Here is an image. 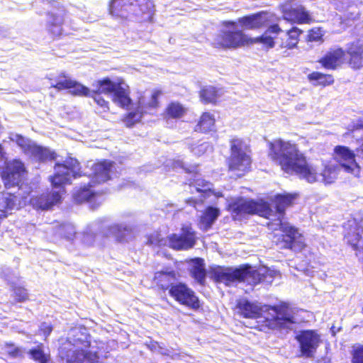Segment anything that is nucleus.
<instances>
[{
	"label": "nucleus",
	"instance_id": "obj_1",
	"mask_svg": "<svg viewBox=\"0 0 363 363\" xmlns=\"http://www.w3.org/2000/svg\"><path fill=\"white\" fill-rule=\"evenodd\" d=\"M233 311L241 318L257 320L251 328L259 332L288 330L296 323L293 309L285 301L276 305H259L247 298H239Z\"/></svg>",
	"mask_w": 363,
	"mask_h": 363
},
{
	"label": "nucleus",
	"instance_id": "obj_2",
	"mask_svg": "<svg viewBox=\"0 0 363 363\" xmlns=\"http://www.w3.org/2000/svg\"><path fill=\"white\" fill-rule=\"evenodd\" d=\"M267 147L269 158L284 173L295 174L309 183L317 180L315 169L308 162L306 157L296 143L277 138L269 142Z\"/></svg>",
	"mask_w": 363,
	"mask_h": 363
},
{
	"label": "nucleus",
	"instance_id": "obj_3",
	"mask_svg": "<svg viewBox=\"0 0 363 363\" xmlns=\"http://www.w3.org/2000/svg\"><path fill=\"white\" fill-rule=\"evenodd\" d=\"M317 62L326 70H336L344 64L352 70H359L363 67V40H353L347 44L346 49L340 46L332 47Z\"/></svg>",
	"mask_w": 363,
	"mask_h": 363
},
{
	"label": "nucleus",
	"instance_id": "obj_4",
	"mask_svg": "<svg viewBox=\"0 0 363 363\" xmlns=\"http://www.w3.org/2000/svg\"><path fill=\"white\" fill-rule=\"evenodd\" d=\"M226 211L234 221H241L253 215L269 219L273 215L269 202L263 199L256 200L242 196L230 201L226 206Z\"/></svg>",
	"mask_w": 363,
	"mask_h": 363
},
{
	"label": "nucleus",
	"instance_id": "obj_5",
	"mask_svg": "<svg viewBox=\"0 0 363 363\" xmlns=\"http://www.w3.org/2000/svg\"><path fill=\"white\" fill-rule=\"evenodd\" d=\"M252 164V150L244 139L233 137L229 140V155L225 160L228 172H234L239 177L251 171Z\"/></svg>",
	"mask_w": 363,
	"mask_h": 363
},
{
	"label": "nucleus",
	"instance_id": "obj_6",
	"mask_svg": "<svg viewBox=\"0 0 363 363\" xmlns=\"http://www.w3.org/2000/svg\"><path fill=\"white\" fill-rule=\"evenodd\" d=\"M54 173L49 177V182L53 188L62 189L72 184L73 179L84 175L81 164L77 159L67 156L63 161L57 162L54 165Z\"/></svg>",
	"mask_w": 363,
	"mask_h": 363
},
{
	"label": "nucleus",
	"instance_id": "obj_7",
	"mask_svg": "<svg viewBox=\"0 0 363 363\" xmlns=\"http://www.w3.org/2000/svg\"><path fill=\"white\" fill-rule=\"evenodd\" d=\"M279 222L280 233H274L272 238L274 245L281 250H289L295 253L305 250L307 245L304 235L300 233L298 228L288 223H282L281 218Z\"/></svg>",
	"mask_w": 363,
	"mask_h": 363
},
{
	"label": "nucleus",
	"instance_id": "obj_8",
	"mask_svg": "<svg viewBox=\"0 0 363 363\" xmlns=\"http://www.w3.org/2000/svg\"><path fill=\"white\" fill-rule=\"evenodd\" d=\"M299 351L303 357L312 358L322 343L320 334L315 330H303L296 335Z\"/></svg>",
	"mask_w": 363,
	"mask_h": 363
},
{
	"label": "nucleus",
	"instance_id": "obj_9",
	"mask_svg": "<svg viewBox=\"0 0 363 363\" xmlns=\"http://www.w3.org/2000/svg\"><path fill=\"white\" fill-rule=\"evenodd\" d=\"M51 4L54 8L57 9V13L52 11L47 13L46 30L52 40H57L67 34L63 28L67 11L62 5L55 1Z\"/></svg>",
	"mask_w": 363,
	"mask_h": 363
},
{
	"label": "nucleus",
	"instance_id": "obj_10",
	"mask_svg": "<svg viewBox=\"0 0 363 363\" xmlns=\"http://www.w3.org/2000/svg\"><path fill=\"white\" fill-rule=\"evenodd\" d=\"M24 163L19 159H13L5 163L1 172V177L7 189L18 186L26 174Z\"/></svg>",
	"mask_w": 363,
	"mask_h": 363
},
{
	"label": "nucleus",
	"instance_id": "obj_11",
	"mask_svg": "<svg viewBox=\"0 0 363 363\" xmlns=\"http://www.w3.org/2000/svg\"><path fill=\"white\" fill-rule=\"evenodd\" d=\"M169 294L181 305L197 311L201 308L200 301L195 292L185 283L177 282L169 289Z\"/></svg>",
	"mask_w": 363,
	"mask_h": 363
},
{
	"label": "nucleus",
	"instance_id": "obj_12",
	"mask_svg": "<svg viewBox=\"0 0 363 363\" xmlns=\"http://www.w3.org/2000/svg\"><path fill=\"white\" fill-rule=\"evenodd\" d=\"M167 239L169 247L174 250H188L197 242L196 233L190 224L183 225L179 234L172 233Z\"/></svg>",
	"mask_w": 363,
	"mask_h": 363
},
{
	"label": "nucleus",
	"instance_id": "obj_13",
	"mask_svg": "<svg viewBox=\"0 0 363 363\" xmlns=\"http://www.w3.org/2000/svg\"><path fill=\"white\" fill-rule=\"evenodd\" d=\"M248 37L242 30H223L214 43L216 48L230 49L249 45Z\"/></svg>",
	"mask_w": 363,
	"mask_h": 363
},
{
	"label": "nucleus",
	"instance_id": "obj_14",
	"mask_svg": "<svg viewBox=\"0 0 363 363\" xmlns=\"http://www.w3.org/2000/svg\"><path fill=\"white\" fill-rule=\"evenodd\" d=\"M50 86L57 91L69 90L70 94L74 96H80L84 91L85 85L73 79L65 72H60L55 77L49 78Z\"/></svg>",
	"mask_w": 363,
	"mask_h": 363
},
{
	"label": "nucleus",
	"instance_id": "obj_15",
	"mask_svg": "<svg viewBox=\"0 0 363 363\" xmlns=\"http://www.w3.org/2000/svg\"><path fill=\"white\" fill-rule=\"evenodd\" d=\"M209 277L216 283H223L225 286H230L238 279L242 278V272L238 267L231 268L222 266H214L209 269Z\"/></svg>",
	"mask_w": 363,
	"mask_h": 363
},
{
	"label": "nucleus",
	"instance_id": "obj_16",
	"mask_svg": "<svg viewBox=\"0 0 363 363\" xmlns=\"http://www.w3.org/2000/svg\"><path fill=\"white\" fill-rule=\"evenodd\" d=\"M91 169L94 182L104 184L112 179L116 172L115 162L107 159L96 160Z\"/></svg>",
	"mask_w": 363,
	"mask_h": 363
},
{
	"label": "nucleus",
	"instance_id": "obj_17",
	"mask_svg": "<svg viewBox=\"0 0 363 363\" xmlns=\"http://www.w3.org/2000/svg\"><path fill=\"white\" fill-rule=\"evenodd\" d=\"M155 5L152 0H132L131 16L140 23H151L153 20Z\"/></svg>",
	"mask_w": 363,
	"mask_h": 363
},
{
	"label": "nucleus",
	"instance_id": "obj_18",
	"mask_svg": "<svg viewBox=\"0 0 363 363\" xmlns=\"http://www.w3.org/2000/svg\"><path fill=\"white\" fill-rule=\"evenodd\" d=\"M355 157L354 152L348 147L337 145L334 148V159L348 173L353 172L354 168L358 167Z\"/></svg>",
	"mask_w": 363,
	"mask_h": 363
},
{
	"label": "nucleus",
	"instance_id": "obj_19",
	"mask_svg": "<svg viewBox=\"0 0 363 363\" xmlns=\"http://www.w3.org/2000/svg\"><path fill=\"white\" fill-rule=\"evenodd\" d=\"M177 274L174 270L165 271L160 270L155 272L152 278V283L155 289L161 294L169 292V289L174 286V282L178 279Z\"/></svg>",
	"mask_w": 363,
	"mask_h": 363
},
{
	"label": "nucleus",
	"instance_id": "obj_20",
	"mask_svg": "<svg viewBox=\"0 0 363 363\" xmlns=\"http://www.w3.org/2000/svg\"><path fill=\"white\" fill-rule=\"evenodd\" d=\"M75 345L79 346V358L74 363H96L98 356L96 352L89 350L91 346L90 336L87 334L80 333L75 337Z\"/></svg>",
	"mask_w": 363,
	"mask_h": 363
},
{
	"label": "nucleus",
	"instance_id": "obj_21",
	"mask_svg": "<svg viewBox=\"0 0 363 363\" xmlns=\"http://www.w3.org/2000/svg\"><path fill=\"white\" fill-rule=\"evenodd\" d=\"M61 200L62 196L60 192L47 191L33 196L30 199V203L36 209L49 210L55 205L60 203Z\"/></svg>",
	"mask_w": 363,
	"mask_h": 363
},
{
	"label": "nucleus",
	"instance_id": "obj_22",
	"mask_svg": "<svg viewBox=\"0 0 363 363\" xmlns=\"http://www.w3.org/2000/svg\"><path fill=\"white\" fill-rule=\"evenodd\" d=\"M267 13L259 11L255 13L243 16L238 18V24L244 30H257L267 24Z\"/></svg>",
	"mask_w": 363,
	"mask_h": 363
},
{
	"label": "nucleus",
	"instance_id": "obj_23",
	"mask_svg": "<svg viewBox=\"0 0 363 363\" xmlns=\"http://www.w3.org/2000/svg\"><path fill=\"white\" fill-rule=\"evenodd\" d=\"M132 0H110L108 13L116 19L125 20L131 16Z\"/></svg>",
	"mask_w": 363,
	"mask_h": 363
},
{
	"label": "nucleus",
	"instance_id": "obj_24",
	"mask_svg": "<svg viewBox=\"0 0 363 363\" xmlns=\"http://www.w3.org/2000/svg\"><path fill=\"white\" fill-rule=\"evenodd\" d=\"M111 94L112 101L122 108H128L132 103L129 86L121 77L117 79V85Z\"/></svg>",
	"mask_w": 363,
	"mask_h": 363
},
{
	"label": "nucleus",
	"instance_id": "obj_25",
	"mask_svg": "<svg viewBox=\"0 0 363 363\" xmlns=\"http://www.w3.org/2000/svg\"><path fill=\"white\" fill-rule=\"evenodd\" d=\"M303 30L294 26L288 30L282 36L276 35V43L281 49L286 50L296 48L300 40V35Z\"/></svg>",
	"mask_w": 363,
	"mask_h": 363
},
{
	"label": "nucleus",
	"instance_id": "obj_26",
	"mask_svg": "<svg viewBox=\"0 0 363 363\" xmlns=\"http://www.w3.org/2000/svg\"><path fill=\"white\" fill-rule=\"evenodd\" d=\"M283 33L282 29L280 28L279 25L277 23H273L267 27L265 32L260 36L249 39V45L260 43L267 49L273 48L275 46L276 39L275 37L273 38L272 36L268 35V33H273L277 35H279L280 33Z\"/></svg>",
	"mask_w": 363,
	"mask_h": 363
},
{
	"label": "nucleus",
	"instance_id": "obj_27",
	"mask_svg": "<svg viewBox=\"0 0 363 363\" xmlns=\"http://www.w3.org/2000/svg\"><path fill=\"white\" fill-rule=\"evenodd\" d=\"M188 108L178 101H171L164 107L161 113L163 119L166 121H180L187 113Z\"/></svg>",
	"mask_w": 363,
	"mask_h": 363
},
{
	"label": "nucleus",
	"instance_id": "obj_28",
	"mask_svg": "<svg viewBox=\"0 0 363 363\" xmlns=\"http://www.w3.org/2000/svg\"><path fill=\"white\" fill-rule=\"evenodd\" d=\"M284 18L292 23L308 24L312 22L310 14L302 6L287 9L284 11Z\"/></svg>",
	"mask_w": 363,
	"mask_h": 363
},
{
	"label": "nucleus",
	"instance_id": "obj_29",
	"mask_svg": "<svg viewBox=\"0 0 363 363\" xmlns=\"http://www.w3.org/2000/svg\"><path fill=\"white\" fill-rule=\"evenodd\" d=\"M221 95L222 91L220 88L210 84L203 86L199 91L200 101L203 104L216 105Z\"/></svg>",
	"mask_w": 363,
	"mask_h": 363
},
{
	"label": "nucleus",
	"instance_id": "obj_30",
	"mask_svg": "<svg viewBox=\"0 0 363 363\" xmlns=\"http://www.w3.org/2000/svg\"><path fill=\"white\" fill-rule=\"evenodd\" d=\"M298 197L296 193H284L276 194L273 199L274 208L281 217L285 214L286 208L294 204Z\"/></svg>",
	"mask_w": 363,
	"mask_h": 363
},
{
	"label": "nucleus",
	"instance_id": "obj_31",
	"mask_svg": "<svg viewBox=\"0 0 363 363\" xmlns=\"http://www.w3.org/2000/svg\"><path fill=\"white\" fill-rule=\"evenodd\" d=\"M79 346L75 345V338L74 339V344H72L70 341H66L59 347V357L67 363H74L79 358Z\"/></svg>",
	"mask_w": 363,
	"mask_h": 363
},
{
	"label": "nucleus",
	"instance_id": "obj_32",
	"mask_svg": "<svg viewBox=\"0 0 363 363\" xmlns=\"http://www.w3.org/2000/svg\"><path fill=\"white\" fill-rule=\"evenodd\" d=\"M220 214V210L214 206H207L202 212L200 218V228L203 230H209L214 222L217 220Z\"/></svg>",
	"mask_w": 363,
	"mask_h": 363
},
{
	"label": "nucleus",
	"instance_id": "obj_33",
	"mask_svg": "<svg viewBox=\"0 0 363 363\" xmlns=\"http://www.w3.org/2000/svg\"><path fill=\"white\" fill-rule=\"evenodd\" d=\"M307 79L315 86L326 87L335 83L333 74L313 71L307 75Z\"/></svg>",
	"mask_w": 363,
	"mask_h": 363
},
{
	"label": "nucleus",
	"instance_id": "obj_34",
	"mask_svg": "<svg viewBox=\"0 0 363 363\" xmlns=\"http://www.w3.org/2000/svg\"><path fill=\"white\" fill-rule=\"evenodd\" d=\"M363 229L359 226H351L348 228L344 236L346 244L350 246L353 250H360L359 243L362 239Z\"/></svg>",
	"mask_w": 363,
	"mask_h": 363
},
{
	"label": "nucleus",
	"instance_id": "obj_35",
	"mask_svg": "<svg viewBox=\"0 0 363 363\" xmlns=\"http://www.w3.org/2000/svg\"><path fill=\"white\" fill-rule=\"evenodd\" d=\"M238 270L242 272V278L238 279V282H243L250 279L252 284L256 285L264 280L265 276L258 270L252 269V267L248 264L240 265Z\"/></svg>",
	"mask_w": 363,
	"mask_h": 363
},
{
	"label": "nucleus",
	"instance_id": "obj_36",
	"mask_svg": "<svg viewBox=\"0 0 363 363\" xmlns=\"http://www.w3.org/2000/svg\"><path fill=\"white\" fill-rule=\"evenodd\" d=\"M194 262L195 264L190 269V275L199 285L204 286L206 285V271L203 259L196 257L194 259Z\"/></svg>",
	"mask_w": 363,
	"mask_h": 363
},
{
	"label": "nucleus",
	"instance_id": "obj_37",
	"mask_svg": "<svg viewBox=\"0 0 363 363\" xmlns=\"http://www.w3.org/2000/svg\"><path fill=\"white\" fill-rule=\"evenodd\" d=\"M28 354L30 358L36 363H52L49 352H45V346L39 342L35 347L30 348Z\"/></svg>",
	"mask_w": 363,
	"mask_h": 363
},
{
	"label": "nucleus",
	"instance_id": "obj_38",
	"mask_svg": "<svg viewBox=\"0 0 363 363\" xmlns=\"http://www.w3.org/2000/svg\"><path fill=\"white\" fill-rule=\"evenodd\" d=\"M216 119L214 116L209 112H203L201 113L195 128L194 130L198 133H206L213 128Z\"/></svg>",
	"mask_w": 363,
	"mask_h": 363
},
{
	"label": "nucleus",
	"instance_id": "obj_39",
	"mask_svg": "<svg viewBox=\"0 0 363 363\" xmlns=\"http://www.w3.org/2000/svg\"><path fill=\"white\" fill-rule=\"evenodd\" d=\"M83 94L80 95L82 97H89L93 99L98 107L101 109L102 112L107 113L110 110L109 101L106 100L102 94L91 91L89 87H84Z\"/></svg>",
	"mask_w": 363,
	"mask_h": 363
},
{
	"label": "nucleus",
	"instance_id": "obj_40",
	"mask_svg": "<svg viewBox=\"0 0 363 363\" xmlns=\"http://www.w3.org/2000/svg\"><path fill=\"white\" fill-rule=\"evenodd\" d=\"M116 85L117 80L113 82L109 77H106L94 82L93 86L94 89L92 91L102 94H111L114 91Z\"/></svg>",
	"mask_w": 363,
	"mask_h": 363
},
{
	"label": "nucleus",
	"instance_id": "obj_41",
	"mask_svg": "<svg viewBox=\"0 0 363 363\" xmlns=\"http://www.w3.org/2000/svg\"><path fill=\"white\" fill-rule=\"evenodd\" d=\"M12 292L11 296L13 298V304L18 303H24L30 299V296L28 290L23 286L13 284L11 288Z\"/></svg>",
	"mask_w": 363,
	"mask_h": 363
},
{
	"label": "nucleus",
	"instance_id": "obj_42",
	"mask_svg": "<svg viewBox=\"0 0 363 363\" xmlns=\"http://www.w3.org/2000/svg\"><path fill=\"white\" fill-rule=\"evenodd\" d=\"M33 157L39 162H45L47 161L55 160L57 155L54 151H51L49 148L38 145Z\"/></svg>",
	"mask_w": 363,
	"mask_h": 363
},
{
	"label": "nucleus",
	"instance_id": "obj_43",
	"mask_svg": "<svg viewBox=\"0 0 363 363\" xmlns=\"http://www.w3.org/2000/svg\"><path fill=\"white\" fill-rule=\"evenodd\" d=\"M91 185L88 184L79 187L74 194V199L79 203L91 201L96 195V193L90 189Z\"/></svg>",
	"mask_w": 363,
	"mask_h": 363
},
{
	"label": "nucleus",
	"instance_id": "obj_44",
	"mask_svg": "<svg viewBox=\"0 0 363 363\" xmlns=\"http://www.w3.org/2000/svg\"><path fill=\"white\" fill-rule=\"evenodd\" d=\"M128 229L126 227H123L118 224L110 225L108 228V233L106 236H112L115 238L116 242H121L125 240L126 232Z\"/></svg>",
	"mask_w": 363,
	"mask_h": 363
},
{
	"label": "nucleus",
	"instance_id": "obj_45",
	"mask_svg": "<svg viewBox=\"0 0 363 363\" xmlns=\"http://www.w3.org/2000/svg\"><path fill=\"white\" fill-rule=\"evenodd\" d=\"M323 181L326 184H332L337 177V167L326 164L322 170Z\"/></svg>",
	"mask_w": 363,
	"mask_h": 363
},
{
	"label": "nucleus",
	"instance_id": "obj_46",
	"mask_svg": "<svg viewBox=\"0 0 363 363\" xmlns=\"http://www.w3.org/2000/svg\"><path fill=\"white\" fill-rule=\"evenodd\" d=\"M4 348L8 357L12 359H23L24 357V349L16 345L13 342H5Z\"/></svg>",
	"mask_w": 363,
	"mask_h": 363
},
{
	"label": "nucleus",
	"instance_id": "obj_47",
	"mask_svg": "<svg viewBox=\"0 0 363 363\" xmlns=\"http://www.w3.org/2000/svg\"><path fill=\"white\" fill-rule=\"evenodd\" d=\"M143 116V113L138 109L125 114L123 118V121L125 123L126 127L132 128L136 123L140 121Z\"/></svg>",
	"mask_w": 363,
	"mask_h": 363
},
{
	"label": "nucleus",
	"instance_id": "obj_48",
	"mask_svg": "<svg viewBox=\"0 0 363 363\" xmlns=\"http://www.w3.org/2000/svg\"><path fill=\"white\" fill-rule=\"evenodd\" d=\"M350 355L351 363H363V345L357 344L352 345Z\"/></svg>",
	"mask_w": 363,
	"mask_h": 363
},
{
	"label": "nucleus",
	"instance_id": "obj_49",
	"mask_svg": "<svg viewBox=\"0 0 363 363\" xmlns=\"http://www.w3.org/2000/svg\"><path fill=\"white\" fill-rule=\"evenodd\" d=\"M323 32L320 27L310 29L306 37L307 42H322L323 40Z\"/></svg>",
	"mask_w": 363,
	"mask_h": 363
},
{
	"label": "nucleus",
	"instance_id": "obj_50",
	"mask_svg": "<svg viewBox=\"0 0 363 363\" xmlns=\"http://www.w3.org/2000/svg\"><path fill=\"white\" fill-rule=\"evenodd\" d=\"M21 141H18V145L21 148L23 153L33 157L38 145L24 140L23 137H21Z\"/></svg>",
	"mask_w": 363,
	"mask_h": 363
},
{
	"label": "nucleus",
	"instance_id": "obj_51",
	"mask_svg": "<svg viewBox=\"0 0 363 363\" xmlns=\"http://www.w3.org/2000/svg\"><path fill=\"white\" fill-rule=\"evenodd\" d=\"M53 330V327L51 324H47L46 323H43L39 328L40 332L46 339L52 333Z\"/></svg>",
	"mask_w": 363,
	"mask_h": 363
},
{
	"label": "nucleus",
	"instance_id": "obj_52",
	"mask_svg": "<svg viewBox=\"0 0 363 363\" xmlns=\"http://www.w3.org/2000/svg\"><path fill=\"white\" fill-rule=\"evenodd\" d=\"M161 94L160 91H155L151 95V103L150 106L156 108L159 106L158 96Z\"/></svg>",
	"mask_w": 363,
	"mask_h": 363
},
{
	"label": "nucleus",
	"instance_id": "obj_53",
	"mask_svg": "<svg viewBox=\"0 0 363 363\" xmlns=\"http://www.w3.org/2000/svg\"><path fill=\"white\" fill-rule=\"evenodd\" d=\"M238 21H227L223 22V26L225 27H233V28H235Z\"/></svg>",
	"mask_w": 363,
	"mask_h": 363
},
{
	"label": "nucleus",
	"instance_id": "obj_54",
	"mask_svg": "<svg viewBox=\"0 0 363 363\" xmlns=\"http://www.w3.org/2000/svg\"><path fill=\"white\" fill-rule=\"evenodd\" d=\"M188 203H189L190 205H192L194 206H196V205L197 204L198 201L194 199H189L188 201H187Z\"/></svg>",
	"mask_w": 363,
	"mask_h": 363
},
{
	"label": "nucleus",
	"instance_id": "obj_55",
	"mask_svg": "<svg viewBox=\"0 0 363 363\" xmlns=\"http://www.w3.org/2000/svg\"><path fill=\"white\" fill-rule=\"evenodd\" d=\"M4 155V150H3V147L1 145V144H0V155Z\"/></svg>",
	"mask_w": 363,
	"mask_h": 363
},
{
	"label": "nucleus",
	"instance_id": "obj_56",
	"mask_svg": "<svg viewBox=\"0 0 363 363\" xmlns=\"http://www.w3.org/2000/svg\"><path fill=\"white\" fill-rule=\"evenodd\" d=\"M357 125L359 128L363 129V122L358 123Z\"/></svg>",
	"mask_w": 363,
	"mask_h": 363
},
{
	"label": "nucleus",
	"instance_id": "obj_57",
	"mask_svg": "<svg viewBox=\"0 0 363 363\" xmlns=\"http://www.w3.org/2000/svg\"><path fill=\"white\" fill-rule=\"evenodd\" d=\"M185 171H186L187 173H191V170H189V169H185Z\"/></svg>",
	"mask_w": 363,
	"mask_h": 363
}]
</instances>
